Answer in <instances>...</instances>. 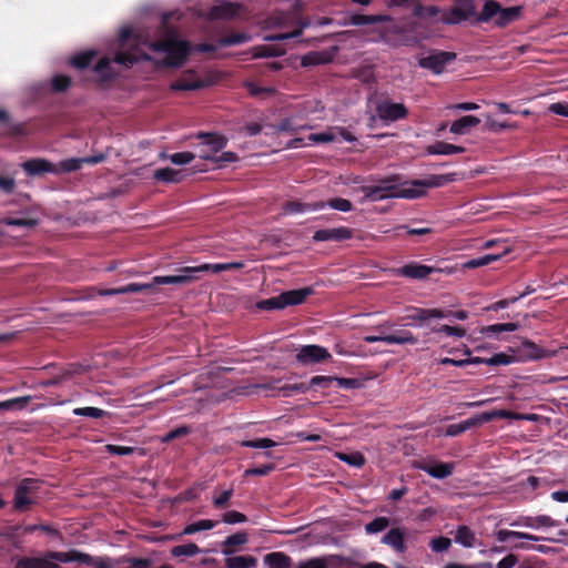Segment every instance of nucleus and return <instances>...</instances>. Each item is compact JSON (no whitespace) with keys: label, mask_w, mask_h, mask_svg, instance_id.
Returning a JSON list of instances; mask_svg holds the SVG:
<instances>
[{"label":"nucleus","mask_w":568,"mask_h":568,"mask_svg":"<svg viewBox=\"0 0 568 568\" xmlns=\"http://www.w3.org/2000/svg\"><path fill=\"white\" fill-rule=\"evenodd\" d=\"M388 526V519L385 517H377L366 525V531L375 534L384 530Z\"/></svg>","instance_id":"69168bd1"},{"label":"nucleus","mask_w":568,"mask_h":568,"mask_svg":"<svg viewBox=\"0 0 568 568\" xmlns=\"http://www.w3.org/2000/svg\"><path fill=\"white\" fill-rule=\"evenodd\" d=\"M393 9H395L396 12L399 13L402 9H406L410 16H414L419 19H427V18H434L437 17L440 13L439 8L435 6L429 7H423L418 0H393Z\"/></svg>","instance_id":"6e6552de"},{"label":"nucleus","mask_w":568,"mask_h":568,"mask_svg":"<svg viewBox=\"0 0 568 568\" xmlns=\"http://www.w3.org/2000/svg\"><path fill=\"white\" fill-rule=\"evenodd\" d=\"M244 267L243 262H229V263H204L199 266H184L179 270L180 274L178 275H164V276H154L153 284L155 285H164V284H176V285H186L196 280H199L197 273L212 272V273H221L225 271H234L241 270Z\"/></svg>","instance_id":"f257e3e1"},{"label":"nucleus","mask_w":568,"mask_h":568,"mask_svg":"<svg viewBox=\"0 0 568 568\" xmlns=\"http://www.w3.org/2000/svg\"><path fill=\"white\" fill-rule=\"evenodd\" d=\"M84 163L83 158H70L60 161L57 164L58 173H70L78 171L82 168V164Z\"/></svg>","instance_id":"f704fd0d"},{"label":"nucleus","mask_w":568,"mask_h":568,"mask_svg":"<svg viewBox=\"0 0 568 568\" xmlns=\"http://www.w3.org/2000/svg\"><path fill=\"white\" fill-rule=\"evenodd\" d=\"M267 387L271 389H280V390L284 392L285 396H290L292 394H305L310 390V386L306 383L286 384L283 386H276L273 384H268Z\"/></svg>","instance_id":"473e14b6"},{"label":"nucleus","mask_w":568,"mask_h":568,"mask_svg":"<svg viewBox=\"0 0 568 568\" xmlns=\"http://www.w3.org/2000/svg\"><path fill=\"white\" fill-rule=\"evenodd\" d=\"M195 158V154L192 152H176L169 156L170 161L175 165H183L192 162Z\"/></svg>","instance_id":"bf43d9fd"},{"label":"nucleus","mask_w":568,"mask_h":568,"mask_svg":"<svg viewBox=\"0 0 568 568\" xmlns=\"http://www.w3.org/2000/svg\"><path fill=\"white\" fill-rule=\"evenodd\" d=\"M485 129L489 132L497 133L503 130H514L517 129V124L509 123L508 121H499L493 113H487L485 115Z\"/></svg>","instance_id":"a878e982"},{"label":"nucleus","mask_w":568,"mask_h":568,"mask_svg":"<svg viewBox=\"0 0 568 568\" xmlns=\"http://www.w3.org/2000/svg\"><path fill=\"white\" fill-rule=\"evenodd\" d=\"M200 551H201L200 548L195 544L189 542V544L179 545V546L173 547L171 550V554L173 557H181V556L191 557V556L196 555Z\"/></svg>","instance_id":"c03bdc74"},{"label":"nucleus","mask_w":568,"mask_h":568,"mask_svg":"<svg viewBox=\"0 0 568 568\" xmlns=\"http://www.w3.org/2000/svg\"><path fill=\"white\" fill-rule=\"evenodd\" d=\"M237 11L239 7L236 4L226 2L224 4L214 7L212 14L217 19H232L237 14Z\"/></svg>","instance_id":"c756f323"},{"label":"nucleus","mask_w":568,"mask_h":568,"mask_svg":"<svg viewBox=\"0 0 568 568\" xmlns=\"http://www.w3.org/2000/svg\"><path fill=\"white\" fill-rule=\"evenodd\" d=\"M456 174L449 173L444 175H432L428 179L422 181L423 189L426 192L429 187L440 186L447 182H452L455 180Z\"/></svg>","instance_id":"ea45409f"},{"label":"nucleus","mask_w":568,"mask_h":568,"mask_svg":"<svg viewBox=\"0 0 568 568\" xmlns=\"http://www.w3.org/2000/svg\"><path fill=\"white\" fill-rule=\"evenodd\" d=\"M334 383H335L334 376L316 375L310 379L308 386H310V389H312V388L326 389V388L332 387L334 385Z\"/></svg>","instance_id":"49530a36"},{"label":"nucleus","mask_w":568,"mask_h":568,"mask_svg":"<svg viewBox=\"0 0 568 568\" xmlns=\"http://www.w3.org/2000/svg\"><path fill=\"white\" fill-rule=\"evenodd\" d=\"M425 196L422 180L399 181L393 175V199L414 200Z\"/></svg>","instance_id":"9d476101"},{"label":"nucleus","mask_w":568,"mask_h":568,"mask_svg":"<svg viewBox=\"0 0 568 568\" xmlns=\"http://www.w3.org/2000/svg\"><path fill=\"white\" fill-rule=\"evenodd\" d=\"M479 123V118L474 115H464L452 123L449 131L454 134H466L471 128L477 126Z\"/></svg>","instance_id":"6ab92c4d"},{"label":"nucleus","mask_w":568,"mask_h":568,"mask_svg":"<svg viewBox=\"0 0 568 568\" xmlns=\"http://www.w3.org/2000/svg\"><path fill=\"white\" fill-rule=\"evenodd\" d=\"M105 452H108L111 455H119V456H126L132 455L134 452H139L140 455L144 454V450L142 448H135L130 446H119L113 444H108L104 446Z\"/></svg>","instance_id":"37998d69"},{"label":"nucleus","mask_w":568,"mask_h":568,"mask_svg":"<svg viewBox=\"0 0 568 568\" xmlns=\"http://www.w3.org/2000/svg\"><path fill=\"white\" fill-rule=\"evenodd\" d=\"M150 49L155 52H164L165 57L161 65L174 69L183 67L192 52V45L187 40H181L175 37L154 41L150 44Z\"/></svg>","instance_id":"7ed1b4c3"},{"label":"nucleus","mask_w":568,"mask_h":568,"mask_svg":"<svg viewBox=\"0 0 568 568\" xmlns=\"http://www.w3.org/2000/svg\"><path fill=\"white\" fill-rule=\"evenodd\" d=\"M353 236V232L351 229L346 226H339L334 229H323L318 230L313 235V241L315 242H324V241H335L341 242L345 240H349Z\"/></svg>","instance_id":"2eb2a0df"},{"label":"nucleus","mask_w":568,"mask_h":568,"mask_svg":"<svg viewBox=\"0 0 568 568\" xmlns=\"http://www.w3.org/2000/svg\"><path fill=\"white\" fill-rule=\"evenodd\" d=\"M23 171L30 175H42L45 173L58 174L57 165L44 159H31L22 163Z\"/></svg>","instance_id":"dca6fc26"},{"label":"nucleus","mask_w":568,"mask_h":568,"mask_svg":"<svg viewBox=\"0 0 568 568\" xmlns=\"http://www.w3.org/2000/svg\"><path fill=\"white\" fill-rule=\"evenodd\" d=\"M483 0H455L454 6L439 17V21L445 24H458L468 19L479 16L477 9Z\"/></svg>","instance_id":"423d86ee"},{"label":"nucleus","mask_w":568,"mask_h":568,"mask_svg":"<svg viewBox=\"0 0 568 568\" xmlns=\"http://www.w3.org/2000/svg\"><path fill=\"white\" fill-rule=\"evenodd\" d=\"M520 14L519 7L501 9L500 4L494 0H486L481 12L476 18V22H487L494 18L497 27H506L508 23L517 20Z\"/></svg>","instance_id":"39448f33"},{"label":"nucleus","mask_w":568,"mask_h":568,"mask_svg":"<svg viewBox=\"0 0 568 568\" xmlns=\"http://www.w3.org/2000/svg\"><path fill=\"white\" fill-rule=\"evenodd\" d=\"M314 204L302 203L298 201H287L283 205V210L286 214L304 213L306 211H315Z\"/></svg>","instance_id":"79ce46f5"},{"label":"nucleus","mask_w":568,"mask_h":568,"mask_svg":"<svg viewBox=\"0 0 568 568\" xmlns=\"http://www.w3.org/2000/svg\"><path fill=\"white\" fill-rule=\"evenodd\" d=\"M483 425L481 415H477L459 424L449 425L446 429L447 436H456L469 428L478 427Z\"/></svg>","instance_id":"393cba45"},{"label":"nucleus","mask_w":568,"mask_h":568,"mask_svg":"<svg viewBox=\"0 0 568 568\" xmlns=\"http://www.w3.org/2000/svg\"><path fill=\"white\" fill-rule=\"evenodd\" d=\"M79 562L90 565L93 559L89 554L72 549L69 551H47L44 557H21L17 560L14 568H62L57 562Z\"/></svg>","instance_id":"f03ea898"},{"label":"nucleus","mask_w":568,"mask_h":568,"mask_svg":"<svg viewBox=\"0 0 568 568\" xmlns=\"http://www.w3.org/2000/svg\"><path fill=\"white\" fill-rule=\"evenodd\" d=\"M524 345L526 347H528L529 349H531V352L529 353V357L532 358V359H539V358H542V357H550V356H554L557 352L554 351V352H545L544 349L539 348L536 344L531 343V342H525Z\"/></svg>","instance_id":"13d9d810"},{"label":"nucleus","mask_w":568,"mask_h":568,"mask_svg":"<svg viewBox=\"0 0 568 568\" xmlns=\"http://www.w3.org/2000/svg\"><path fill=\"white\" fill-rule=\"evenodd\" d=\"M0 123L8 125L7 133L9 135H20L23 133V125L10 123L9 113L2 109H0Z\"/></svg>","instance_id":"09e8293b"},{"label":"nucleus","mask_w":568,"mask_h":568,"mask_svg":"<svg viewBox=\"0 0 568 568\" xmlns=\"http://www.w3.org/2000/svg\"><path fill=\"white\" fill-rule=\"evenodd\" d=\"M72 80L69 75L55 74L50 81V91L52 93H63L71 87Z\"/></svg>","instance_id":"c85d7f7f"},{"label":"nucleus","mask_w":568,"mask_h":568,"mask_svg":"<svg viewBox=\"0 0 568 568\" xmlns=\"http://www.w3.org/2000/svg\"><path fill=\"white\" fill-rule=\"evenodd\" d=\"M222 520L226 524L233 525L239 523H245L247 520V517L237 510H230L223 514Z\"/></svg>","instance_id":"338daca9"},{"label":"nucleus","mask_w":568,"mask_h":568,"mask_svg":"<svg viewBox=\"0 0 568 568\" xmlns=\"http://www.w3.org/2000/svg\"><path fill=\"white\" fill-rule=\"evenodd\" d=\"M307 140L312 143H328L336 140V133L334 128H332L321 133H312L308 135Z\"/></svg>","instance_id":"8fccbe9b"},{"label":"nucleus","mask_w":568,"mask_h":568,"mask_svg":"<svg viewBox=\"0 0 568 568\" xmlns=\"http://www.w3.org/2000/svg\"><path fill=\"white\" fill-rule=\"evenodd\" d=\"M237 160L239 156L236 153L227 151L223 152L221 155H215L213 163L216 165V168L221 169L224 168L226 163H233Z\"/></svg>","instance_id":"052dcab7"},{"label":"nucleus","mask_w":568,"mask_h":568,"mask_svg":"<svg viewBox=\"0 0 568 568\" xmlns=\"http://www.w3.org/2000/svg\"><path fill=\"white\" fill-rule=\"evenodd\" d=\"M216 524H217V521H214V520H211V519H202V520L189 524L184 528L183 532L185 535H192V534H195L197 531L212 529V528H214L216 526Z\"/></svg>","instance_id":"a19ab883"},{"label":"nucleus","mask_w":568,"mask_h":568,"mask_svg":"<svg viewBox=\"0 0 568 568\" xmlns=\"http://www.w3.org/2000/svg\"><path fill=\"white\" fill-rule=\"evenodd\" d=\"M455 539L464 547L470 548L475 545V534L467 526H459L456 530Z\"/></svg>","instance_id":"72a5a7b5"},{"label":"nucleus","mask_w":568,"mask_h":568,"mask_svg":"<svg viewBox=\"0 0 568 568\" xmlns=\"http://www.w3.org/2000/svg\"><path fill=\"white\" fill-rule=\"evenodd\" d=\"M73 414L77 416H85L91 418H101L106 413L98 407H79L73 410Z\"/></svg>","instance_id":"864d4df0"},{"label":"nucleus","mask_w":568,"mask_h":568,"mask_svg":"<svg viewBox=\"0 0 568 568\" xmlns=\"http://www.w3.org/2000/svg\"><path fill=\"white\" fill-rule=\"evenodd\" d=\"M196 138L203 140L202 145L207 148L213 155H216L227 144V139L215 132H200Z\"/></svg>","instance_id":"f3484780"},{"label":"nucleus","mask_w":568,"mask_h":568,"mask_svg":"<svg viewBox=\"0 0 568 568\" xmlns=\"http://www.w3.org/2000/svg\"><path fill=\"white\" fill-rule=\"evenodd\" d=\"M509 538H518V539H527V540H538V537L525 534V532H518V531H510V530H499L497 531V539L500 542L507 541Z\"/></svg>","instance_id":"de8ad7c7"},{"label":"nucleus","mask_w":568,"mask_h":568,"mask_svg":"<svg viewBox=\"0 0 568 568\" xmlns=\"http://www.w3.org/2000/svg\"><path fill=\"white\" fill-rule=\"evenodd\" d=\"M404 539V530H402L400 528H393V548L398 552H404L406 550Z\"/></svg>","instance_id":"e2e57ef3"},{"label":"nucleus","mask_w":568,"mask_h":568,"mask_svg":"<svg viewBox=\"0 0 568 568\" xmlns=\"http://www.w3.org/2000/svg\"><path fill=\"white\" fill-rule=\"evenodd\" d=\"M248 540V536L245 531H237L229 537L222 542V552L226 556L233 554L236 547L246 544Z\"/></svg>","instance_id":"412c9836"},{"label":"nucleus","mask_w":568,"mask_h":568,"mask_svg":"<svg viewBox=\"0 0 568 568\" xmlns=\"http://www.w3.org/2000/svg\"><path fill=\"white\" fill-rule=\"evenodd\" d=\"M3 223L9 226H19V227H33L37 225V221L34 219L27 217H6Z\"/></svg>","instance_id":"5fc2aeb1"},{"label":"nucleus","mask_w":568,"mask_h":568,"mask_svg":"<svg viewBox=\"0 0 568 568\" xmlns=\"http://www.w3.org/2000/svg\"><path fill=\"white\" fill-rule=\"evenodd\" d=\"M206 85L207 83L201 80L194 70L189 69L171 84V89L176 91H193Z\"/></svg>","instance_id":"4468645a"},{"label":"nucleus","mask_w":568,"mask_h":568,"mask_svg":"<svg viewBox=\"0 0 568 568\" xmlns=\"http://www.w3.org/2000/svg\"><path fill=\"white\" fill-rule=\"evenodd\" d=\"M390 20V17L387 14H352L347 22L344 24L349 26H365V24H377L383 21Z\"/></svg>","instance_id":"aec40b11"},{"label":"nucleus","mask_w":568,"mask_h":568,"mask_svg":"<svg viewBox=\"0 0 568 568\" xmlns=\"http://www.w3.org/2000/svg\"><path fill=\"white\" fill-rule=\"evenodd\" d=\"M480 415H481L483 424L487 423L496 417L511 418V419H517V420H519L521 418V414L513 413V412L505 410V409L494 410L490 413H483Z\"/></svg>","instance_id":"a18cd8bd"},{"label":"nucleus","mask_w":568,"mask_h":568,"mask_svg":"<svg viewBox=\"0 0 568 568\" xmlns=\"http://www.w3.org/2000/svg\"><path fill=\"white\" fill-rule=\"evenodd\" d=\"M395 274L402 277H408L412 280H423L426 278L433 272L453 274L455 272V267H432L424 264L409 263L402 267L396 268Z\"/></svg>","instance_id":"1a4fd4ad"},{"label":"nucleus","mask_w":568,"mask_h":568,"mask_svg":"<svg viewBox=\"0 0 568 568\" xmlns=\"http://www.w3.org/2000/svg\"><path fill=\"white\" fill-rule=\"evenodd\" d=\"M93 71L100 77L101 80H110L113 77L111 60L106 57L101 58L94 65Z\"/></svg>","instance_id":"4c0bfd02"},{"label":"nucleus","mask_w":568,"mask_h":568,"mask_svg":"<svg viewBox=\"0 0 568 568\" xmlns=\"http://www.w3.org/2000/svg\"><path fill=\"white\" fill-rule=\"evenodd\" d=\"M95 54L97 53L93 50L81 52L79 54L73 55L70 59V64L73 68H75V69L83 70V69L88 68L91 64V62L94 59Z\"/></svg>","instance_id":"2f4dec72"},{"label":"nucleus","mask_w":568,"mask_h":568,"mask_svg":"<svg viewBox=\"0 0 568 568\" xmlns=\"http://www.w3.org/2000/svg\"><path fill=\"white\" fill-rule=\"evenodd\" d=\"M416 467L436 479H444L454 473L455 464L440 463L433 458H426L416 464Z\"/></svg>","instance_id":"ddd939ff"},{"label":"nucleus","mask_w":568,"mask_h":568,"mask_svg":"<svg viewBox=\"0 0 568 568\" xmlns=\"http://www.w3.org/2000/svg\"><path fill=\"white\" fill-rule=\"evenodd\" d=\"M140 60V57L134 53L129 52H118L114 57V62L122 64L126 68L133 67L135 63H138Z\"/></svg>","instance_id":"3c124183"},{"label":"nucleus","mask_w":568,"mask_h":568,"mask_svg":"<svg viewBox=\"0 0 568 568\" xmlns=\"http://www.w3.org/2000/svg\"><path fill=\"white\" fill-rule=\"evenodd\" d=\"M41 481L37 478H23L17 486L13 497V508L19 513L29 510L33 505V497L40 489Z\"/></svg>","instance_id":"0eeeda50"},{"label":"nucleus","mask_w":568,"mask_h":568,"mask_svg":"<svg viewBox=\"0 0 568 568\" xmlns=\"http://www.w3.org/2000/svg\"><path fill=\"white\" fill-rule=\"evenodd\" d=\"M334 385L336 388L354 389L358 388L362 385V383L357 378L335 377Z\"/></svg>","instance_id":"6e6d98bb"},{"label":"nucleus","mask_w":568,"mask_h":568,"mask_svg":"<svg viewBox=\"0 0 568 568\" xmlns=\"http://www.w3.org/2000/svg\"><path fill=\"white\" fill-rule=\"evenodd\" d=\"M31 397L30 396H21L11 399H7L0 402L1 410H21L27 407Z\"/></svg>","instance_id":"c9c22d12"},{"label":"nucleus","mask_w":568,"mask_h":568,"mask_svg":"<svg viewBox=\"0 0 568 568\" xmlns=\"http://www.w3.org/2000/svg\"><path fill=\"white\" fill-rule=\"evenodd\" d=\"M510 248H505V251L500 254H488L479 258H474L466 262L463 266L464 268H475L489 264L490 262L499 260L501 256L508 254Z\"/></svg>","instance_id":"7c9ffc66"},{"label":"nucleus","mask_w":568,"mask_h":568,"mask_svg":"<svg viewBox=\"0 0 568 568\" xmlns=\"http://www.w3.org/2000/svg\"><path fill=\"white\" fill-rule=\"evenodd\" d=\"M245 40H246V36L245 34H243V33H234V34H229V36L222 37L219 40V44L221 47H229V45H234V44L243 43V42H245Z\"/></svg>","instance_id":"0e129e2a"},{"label":"nucleus","mask_w":568,"mask_h":568,"mask_svg":"<svg viewBox=\"0 0 568 568\" xmlns=\"http://www.w3.org/2000/svg\"><path fill=\"white\" fill-rule=\"evenodd\" d=\"M241 445L243 447L264 449V448H271V447L276 446V443L274 440H272L271 438H256V439L244 440V442H242Z\"/></svg>","instance_id":"603ef678"},{"label":"nucleus","mask_w":568,"mask_h":568,"mask_svg":"<svg viewBox=\"0 0 568 568\" xmlns=\"http://www.w3.org/2000/svg\"><path fill=\"white\" fill-rule=\"evenodd\" d=\"M264 562L271 568H290L291 557L284 552L274 551L264 557Z\"/></svg>","instance_id":"bb28decb"},{"label":"nucleus","mask_w":568,"mask_h":568,"mask_svg":"<svg viewBox=\"0 0 568 568\" xmlns=\"http://www.w3.org/2000/svg\"><path fill=\"white\" fill-rule=\"evenodd\" d=\"M184 173L182 170H175L172 168H162L158 169L154 172V179L160 182L165 183H179L184 179Z\"/></svg>","instance_id":"5701e85b"},{"label":"nucleus","mask_w":568,"mask_h":568,"mask_svg":"<svg viewBox=\"0 0 568 568\" xmlns=\"http://www.w3.org/2000/svg\"><path fill=\"white\" fill-rule=\"evenodd\" d=\"M314 293L312 287L285 291L266 300L258 301L256 307L263 311L284 310L286 306L303 304Z\"/></svg>","instance_id":"20e7f679"},{"label":"nucleus","mask_w":568,"mask_h":568,"mask_svg":"<svg viewBox=\"0 0 568 568\" xmlns=\"http://www.w3.org/2000/svg\"><path fill=\"white\" fill-rule=\"evenodd\" d=\"M456 59V53L448 51H430L428 55L420 57L418 64L432 71L435 74H439L444 71L447 63Z\"/></svg>","instance_id":"9b49d317"},{"label":"nucleus","mask_w":568,"mask_h":568,"mask_svg":"<svg viewBox=\"0 0 568 568\" xmlns=\"http://www.w3.org/2000/svg\"><path fill=\"white\" fill-rule=\"evenodd\" d=\"M365 197L369 201H379L390 197V178H386L381 184L363 186Z\"/></svg>","instance_id":"a211bd4d"},{"label":"nucleus","mask_w":568,"mask_h":568,"mask_svg":"<svg viewBox=\"0 0 568 568\" xmlns=\"http://www.w3.org/2000/svg\"><path fill=\"white\" fill-rule=\"evenodd\" d=\"M338 457L341 460H343L352 466H355V467H361L365 463V459L361 453H351V454L343 453V454H338Z\"/></svg>","instance_id":"680f3d73"},{"label":"nucleus","mask_w":568,"mask_h":568,"mask_svg":"<svg viewBox=\"0 0 568 568\" xmlns=\"http://www.w3.org/2000/svg\"><path fill=\"white\" fill-rule=\"evenodd\" d=\"M331 357L329 352L320 345H304L296 354V361L303 365L322 363Z\"/></svg>","instance_id":"f8f14e48"},{"label":"nucleus","mask_w":568,"mask_h":568,"mask_svg":"<svg viewBox=\"0 0 568 568\" xmlns=\"http://www.w3.org/2000/svg\"><path fill=\"white\" fill-rule=\"evenodd\" d=\"M153 286H155V284H153V281L151 283H145V284L130 283L120 290H109L104 294L112 295V294H116V293H139V292L150 291L151 288H153Z\"/></svg>","instance_id":"e433bc0d"},{"label":"nucleus","mask_w":568,"mask_h":568,"mask_svg":"<svg viewBox=\"0 0 568 568\" xmlns=\"http://www.w3.org/2000/svg\"><path fill=\"white\" fill-rule=\"evenodd\" d=\"M429 545L433 551L442 552L450 547L452 540L447 537H437L432 539Z\"/></svg>","instance_id":"774afa93"},{"label":"nucleus","mask_w":568,"mask_h":568,"mask_svg":"<svg viewBox=\"0 0 568 568\" xmlns=\"http://www.w3.org/2000/svg\"><path fill=\"white\" fill-rule=\"evenodd\" d=\"M275 469L274 464H265L257 467L247 468L244 471V476H266Z\"/></svg>","instance_id":"4d7b16f0"},{"label":"nucleus","mask_w":568,"mask_h":568,"mask_svg":"<svg viewBox=\"0 0 568 568\" xmlns=\"http://www.w3.org/2000/svg\"><path fill=\"white\" fill-rule=\"evenodd\" d=\"M331 207L341 212H349L353 209V204L349 200L343 197H333L327 200L326 202H317L314 203V210H322L324 207Z\"/></svg>","instance_id":"b1692460"},{"label":"nucleus","mask_w":568,"mask_h":568,"mask_svg":"<svg viewBox=\"0 0 568 568\" xmlns=\"http://www.w3.org/2000/svg\"><path fill=\"white\" fill-rule=\"evenodd\" d=\"M465 148L454 145L443 141L435 142L426 148V152L432 155H448L454 153H463Z\"/></svg>","instance_id":"4be33fe9"},{"label":"nucleus","mask_w":568,"mask_h":568,"mask_svg":"<svg viewBox=\"0 0 568 568\" xmlns=\"http://www.w3.org/2000/svg\"><path fill=\"white\" fill-rule=\"evenodd\" d=\"M256 566V558L253 556H234L225 559L226 568H253Z\"/></svg>","instance_id":"cd10ccee"},{"label":"nucleus","mask_w":568,"mask_h":568,"mask_svg":"<svg viewBox=\"0 0 568 568\" xmlns=\"http://www.w3.org/2000/svg\"><path fill=\"white\" fill-rule=\"evenodd\" d=\"M519 325L517 323H505V324H494L484 326L479 329V333L481 335H490V334H498L501 332H514L518 329Z\"/></svg>","instance_id":"58836bf2"}]
</instances>
